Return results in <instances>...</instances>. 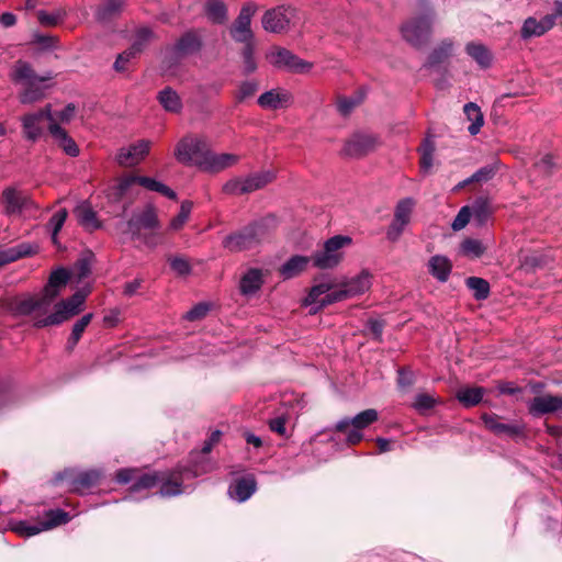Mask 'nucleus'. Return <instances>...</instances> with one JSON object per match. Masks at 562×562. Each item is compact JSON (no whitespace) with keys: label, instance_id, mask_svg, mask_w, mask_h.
<instances>
[{"label":"nucleus","instance_id":"nucleus-4","mask_svg":"<svg viewBox=\"0 0 562 562\" xmlns=\"http://www.w3.org/2000/svg\"><path fill=\"white\" fill-rule=\"evenodd\" d=\"M207 153L209 147L204 138L188 135L178 142L175 157L183 165L198 166L203 169Z\"/></svg>","mask_w":562,"mask_h":562},{"label":"nucleus","instance_id":"nucleus-46","mask_svg":"<svg viewBox=\"0 0 562 562\" xmlns=\"http://www.w3.org/2000/svg\"><path fill=\"white\" fill-rule=\"evenodd\" d=\"M453 44L450 41H443L435 48L428 57L426 66L434 67L445 61L452 53Z\"/></svg>","mask_w":562,"mask_h":562},{"label":"nucleus","instance_id":"nucleus-26","mask_svg":"<svg viewBox=\"0 0 562 562\" xmlns=\"http://www.w3.org/2000/svg\"><path fill=\"white\" fill-rule=\"evenodd\" d=\"M101 479V473L95 470L83 471L70 479V488L83 494L95 486Z\"/></svg>","mask_w":562,"mask_h":562},{"label":"nucleus","instance_id":"nucleus-50","mask_svg":"<svg viewBox=\"0 0 562 562\" xmlns=\"http://www.w3.org/2000/svg\"><path fill=\"white\" fill-rule=\"evenodd\" d=\"M154 38V33L148 27H142L136 32L135 40L131 46L132 50L136 53V55L140 54L144 48L150 43Z\"/></svg>","mask_w":562,"mask_h":562},{"label":"nucleus","instance_id":"nucleus-42","mask_svg":"<svg viewBox=\"0 0 562 562\" xmlns=\"http://www.w3.org/2000/svg\"><path fill=\"white\" fill-rule=\"evenodd\" d=\"M483 387H464L458 391L457 398L460 403H462L465 407L475 406L479 404L484 395Z\"/></svg>","mask_w":562,"mask_h":562},{"label":"nucleus","instance_id":"nucleus-57","mask_svg":"<svg viewBox=\"0 0 562 562\" xmlns=\"http://www.w3.org/2000/svg\"><path fill=\"white\" fill-rule=\"evenodd\" d=\"M66 15V12L64 10H56L52 13H48L46 11H38L37 12V19L42 25L45 26H55L57 25Z\"/></svg>","mask_w":562,"mask_h":562},{"label":"nucleus","instance_id":"nucleus-6","mask_svg":"<svg viewBox=\"0 0 562 562\" xmlns=\"http://www.w3.org/2000/svg\"><path fill=\"white\" fill-rule=\"evenodd\" d=\"M273 179L271 172H258L246 178H234L223 186V191L227 194L239 195L262 189Z\"/></svg>","mask_w":562,"mask_h":562},{"label":"nucleus","instance_id":"nucleus-56","mask_svg":"<svg viewBox=\"0 0 562 562\" xmlns=\"http://www.w3.org/2000/svg\"><path fill=\"white\" fill-rule=\"evenodd\" d=\"M164 479L160 483V491L159 494L161 496H177L182 493L181 482L178 480H170L167 479L165 475H161Z\"/></svg>","mask_w":562,"mask_h":562},{"label":"nucleus","instance_id":"nucleus-39","mask_svg":"<svg viewBox=\"0 0 562 562\" xmlns=\"http://www.w3.org/2000/svg\"><path fill=\"white\" fill-rule=\"evenodd\" d=\"M45 82L27 83L20 93V101L24 104L34 103L45 97V90L48 86Z\"/></svg>","mask_w":562,"mask_h":562},{"label":"nucleus","instance_id":"nucleus-62","mask_svg":"<svg viewBox=\"0 0 562 562\" xmlns=\"http://www.w3.org/2000/svg\"><path fill=\"white\" fill-rule=\"evenodd\" d=\"M87 297V293L83 291H77L72 296H70L67 300L61 301L74 315H77L80 313L81 307L85 303V300Z\"/></svg>","mask_w":562,"mask_h":562},{"label":"nucleus","instance_id":"nucleus-24","mask_svg":"<svg viewBox=\"0 0 562 562\" xmlns=\"http://www.w3.org/2000/svg\"><path fill=\"white\" fill-rule=\"evenodd\" d=\"M372 274L368 270H362L358 276L342 283L349 299L362 295L372 285Z\"/></svg>","mask_w":562,"mask_h":562},{"label":"nucleus","instance_id":"nucleus-8","mask_svg":"<svg viewBox=\"0 0 562 562\" xmlns=\"http://www.w3.org/2000/svg\"><path fill=\"white\" fill-rule=\"evenodd\" d=\"M44 517L45 520L37 524L22 521L15 527V531L22 536L31 537L57 526L65 525L70 520L69 514L63 509L47 510Z\"/></svg>","mask_w":562,"mask_h":562},{"label":"nucleus","instance_id":"nucleus-14","mask_svg":"<svg viewBox=\"0 0 562 562\" xmlns=\"http://www.w3.org/2000/svg\"><path fill=\"white\" fill-rule=\"evenodd\" d=\"M151 143L140 139L128 147H123L116 154V162L122 167H134L138 165L149 153Z\"/></svg>","mask_w":562,"mask_h":562},{"label":"nucleus","instance_id":"nucleus-52","mask_svg":"<svg viewBox=\"0 0 562 562\" xmlns=\"http://www.w3.org/2000/svg\"><path fill=\"white\" fill-rule=\"evenodd\" d=\"M347 299H349V296L347 295V292H346L344 286L341 289H339V290H335V291L330 290L322 299L321 304H318L317 306H315L313 308V313L315 314V313L319 312L322 308H324L327 305H330V304L336 303V302H341V301H345Z\"/></svg>","mask_w":562,"mask_h":562},{"label":"nucleus","instance_id":"nucleus-61","mask_svg":"<svg viewBox=\"0 0 562 562\" xmlns=\"http://www.w3.org/2000/svg\"><path fill=\"white\" fill-rule=\"evenodd\" d=\"M136 53L132 50V48H127L123 53L119 54L114 64L113 68L115 71L123 72L128 69L130 63L136 57Z\"/></svg>","mask_w":562,"mask_h":562},{"label":"nucleus","instance_id":"nucleus-11","mask_svg":"<svg viewBox=\"0 0 562 562\" xmlns=\"http://www.w3.org/2000/svg\"><path fill=\"white\" fill-rule=\"evenodd\" d=\"M294 10L277 7L265 12L261 19L262 27L270 33H281L289 30Z\"/></svg>","mask_w":562,"mask_h":562},{"label":"nucleus","instance_id":"nucleus-18","mask_svg":"<svg viewBox=\"0 0 562 562\" xmlns=\"http://www.w3.org/2000/svg\"><path fill=\"white\" fill-rule=\"evenodd\" d=\"M528 411L532 416L558 413L562 411V397L554 395H541L533 397L528 404Z\"/></svg>","mask_w":562,"mask_h":562},{"label":"nucleus","instance_id":"nucleus-22","mask_svg":"<svg viewBox=\"0 0 562 562\" xmlns=\"http://www.w3.org/2000/svg\"><path fill=\"white\" fill-rule=\"evenodd\" d=\"M256 480L254 476L249 475L232 483L228 487V495L233 499L245 502L256 492Z\"/></svg>","mask_w":562,"mask_h":562},{"label":"nucleus","instance_id":"nucleus-31","mask_svg":"<svg viewBox=\"0 0 562 562\" xmlns=\"http://www.w3.org/2000/svg\"><path fill=\"white\" fill-rule=\"evenodd\" d=\"M428 268L431 276L439 282H446L450 276L452 266L447 257L437 255L430 258Z\"/></svg>","mask_w":562,"mask_h":562},{"label":"nucleus","instance_id":"nucleus-60","mask_svg":"<svg viewBox=\"0 0 562 562\" xmlns=\"http://www.w3.org/2000/svg\"><path fill=\"white\" fill-rule=\"evenodd\" d=\"M258 90V82L255 80H248L240 83L235 98L237 102H243L247 98L252 97Z\"/></svg>","mask_w":562,"mask_h":562},{"label":"nucleus","instance_id":"nucleus-64","mask_svg":"<svg viewBox=\"0 0 562 562\" xmlns=\"http://www.w3.org/2000/svg\"><path fill=\"white\" fill-rule=\"evenodd\" d=\"M472 218L470 205H465L461 207L456 218L452 222L453 231H460L467 226V224Z\"/></svg>","mask_w":562,"mask_h":562},{"label":"nucleus","instance_id":"nucleus-27","mask_svg":"<svg viewBox=\"0 0 562 562\" xmlns=\"http://www.w3.org/2000/svg\"><path fill=\"white\" fill-rule=\"evenodd\" d=\"M158 226L157 213L150 205L128 221V227L133 233L138 232L140 228H156Z\"/></svg>","mask_w":562,"mask_h":562},{"label":"nucleus","instance_id":"nucleus-40","mask_svg":"<svg viewBox=\"0 0 562 562\" xmlns=\"http://www.w3.org/2000/svg\"><path fill=\"white\" fill-rule=\"evenodd\" d=\"M164 479L161 474L157 472L151 473H139L136 475L134 483L131 486V491L136 493L145 490H150L156 486Z\"/></svg>","mask_w":562,"mask_h":562},{"label":"nucleus","instance_id":"nucleus-49","mask_svg":"<svg viewBox=\"0 0 562 562\" xmlns=\"http://www.w3.org/2000/svg\"><path fill=\"white\" fill-rule=\"evenodd\" d=\"M68 212L66 209L58 210L49 220L48 228L52 233V241L57 245L58 238L57 235L67 220Z\"/></svg>","mask_w":562,"mask_h":562},{"label":"nucleus","instance_id":"nucleus-53","mask_svg":"<svg viewBox=\"0 0 562 562\" xmlns=\"http://www.w3.org/2000/svg\"><path fill=\"white\" fill-rule=\"evenodd\" d=\"M461 250L465 256L479 258L484 254L485 247L481 240L468 238L461 244Z\"/></svg>","mask_w":562,"mask_h":562},{"label":"nucleus","instance_id":"nucleus-45","mask_svg":"<svg viewBox=\"0 0 562 562\" xmlns=\"http://www.w3.org/2000/svg\"><path fill=\"white\" fill-rule=\"evenodd\" d=\"M467 53L481 66L488 67L492 61V56L488 49L481 45L470 43L467 45Z\"/></svg>","mask_w":562,"mask_h":562},{"label":"nucleus","instance_id":"nucleus-16","mask_svg":"<svg viewBox=\"0 0 562 562\" xmlns=\"http://www.w3.org/2000/svg\"><path fill=\"white\" fill-rule=\"evenodd\" d=\"M10 77L13 82L25 86L32 82H46L53 79V74L47 72L45 76H37L29 63L18 60L12 67Z\"/></svg>","mask_w":562,"mask_h":562},{"label":"nucleus","instance_id":"nucleus-15","mask_svg":"<svg viewBox=\"0 0 562 562\" xmlns=\"http://www.w3.org/2000/svg\"><path fill=\"white\" fill-rule=\"evenodd\" d=\"M43 120H47L49 124L54 123L50 104H47L44 109L23 117V130L27 139L35 142L42 135L43 127L41 123Z\"/></svg>","mask_w":562,"mask_h":562},{"label":"nucleus","instance_id":"nucleus-37","mask_svg":"<svg viewBox=\"0 0 562 562\" xmlns=\"http://www.w3.org/2000/svg\"><path fill=\"white\" fill-rule=\"evenodd\" d=\"M124 7V0H104L97 10V19L108 22L119 15Z\"/></svg>","mask_w":562,"mask_h":562},{"label":"nucleus","instance_id":"nucleus-41","mask_svg":"<svg viewBox=\"0 0 562 562\" xmlns=\"http://www.w3.org/2000/svg\"><path fill=\"white\" fill-rule=\"evenodd\" d=\"M205 12L213 23L223 24L227 21V8L220 0H207Z\"/></svg>","mask_w":562,"mask_h":562},{"label":"nucleus","instance_id":"nucleus-7","mask_svg":"<svg viewBox=\"0 0 562 562\" xmlns=\"http://www.w3.org/2000/svg\"><path fill=\"white\" fill-rule=\"evenodd\" d=\"M274 67L285 69L294 74H306L313 68V64L306 61L291 50L282 47L273 48L267 56Z\"/></svg>","mask_w":562,"mask_h":562},{"label":"nucleus","instance_id":"nucleus-3","mask_svg":"<svg viewBox=\"0 0 562 562\" xmlns=\"http://www.w3.org/2000/svg\"><path fill=\"white\" fill-rule=\"evenodd\" d=\"M351 243L350 237L342 235L328 238L323 248L311 256L313 266L322 270L336 268L344 259L342 248Z\"/></svg>","mask_w":562,"mask_h":562},{"label":"nucleus","instance_id":"nucleus-47","mask_svg":"<svg viewBox=\"0 0 562 562\" xmlns=\"http://www.w3.org/2000/svg\"><path fill=\"white\" fill-rule=\"evenodd\" d=\"M415 202L412 198H405L397 202L393 220L409 224Z\"/></svg>","mask_w":562,"mask_h":562},{"label":"nucleus","instance_id":"nucleus-63","mask_svg":"<svg viewBox=\"0 0 562 562\" xmlns=\"http://www.w3.org/2000/svg\"><path fill=\"white\" fill-rule=\"evenodd\" d=\"M362 101V97H344L337 102V109L340 114L348 115Z\"/></svg>","mask_w":562,"mask_h":562},{"label":"nucleus","instance_id":"nucleus-32","mask_svg":"<svg viewBox=\"0 0 562 562\" xmlns=\"http://www.w3.org/2000/svg\"><path fill=\"white\" fill-rule=\"evenodd\" d=\"M75 215L78 223L88 231H94L100 227L97 213L87 203H82L75 209Z\"/></svg>","mask_w":562,"mask_h":562},{"label":"nucleus","instance_id":"nucleus-21","mask_svg":"<svg viewBox=\"0 0 562 562\" xmlns=\"http://www.w3.org/2000/svg\"><path fill=\"white\" fill-rule=\"evenodd\" d=\"M555 23L554 15H546L541 20L528 18L521 29V37L529 38L532 36H541L553 27Z\"/></svg>","mask_w":562,"mask_h":562},{"label":"nucleus","instance_id":"nucleus-23","mask_svg":"<svg viewBox=\"0 0 562 562\" xmlns=\"http://www.w3.org/2000/svg\"><path fill=\"white\" fill-rule=\"evenodd\" d=\"M239 160L237 155L233 154H214L209 149L206 160H204L203 169L209 172H220L228 167L234 166Z\"/></svg>","mask_w":562,"mask_h":562},{"label":"nucleus","instance_id":"nucleus-59","mask_svg":"<svg viewBox=\"0 0 562 562\" xmlns=\"http://www.w3.org/2000/svg\"><path fill=\"white\" fill-rule=\"evenodd\" d=\"M496 173V168L492 165L484 166L476 170L470 178L464 180L463 184L471 182H485L491 180Z\"/></svg>","mask_w":562,"mask_h":562},{"label":"nucleus","instance_id":"nucleus-44","mask_svg":"<svg viewBox=\"0 0 562 562\" xmlns=\"http://www.w3.org/2000/svg\"><path fill=\"white\" fill-rule=\"evenodd\" d=\"M465 284L472 291L475 300L483 301L488 297L490 284L485 279L470 277L465 280Z\"/></svg>","mask_w":562,"mask_h":562},{"label":"nucleus","instance_id":"nucleus-2","mask_svg":"<svg viewBox=\"0 0 562 562\" xmlns=\"http://www.w3.org/2000/svg\"><path fill=\"white\" fill-rule=\"evenodd\" d=\"M273 220L263 218L255 222L239 232L228 235L223 240V246L229 251H241L254 248L270 235V224Z\"/></svg>","mask_w":562,"mask_h":562},{"label":"nucleus","instance_id":"nucleus-19","mask_svg":"<svg viewBox=\"0 0 562 562\" xmlns=\"http://www.w3.org/2000/svg\"><path fill=\"white\" fill-rule=\"evenodd\" d=\"M482 420L485 427L497 436L515 437L521 435L524 427L519 424H506L495 414H483Z\"/></svg>","mask_w":562,"mask_h":562},{"label":"nucleus","instance_id":"nucleus-55","mask_svg":"<svg viewBox=\"0 0 562 562\" xmlns=\"http://www.w3.org/2000/svg\"><path fill=\"white\" fill-rule=\"evenodd\" d=\"M437 404V398L428 393H419L415 396L413 407L419 412L425 413L431 409Z\"/></svg>","mask_w":562,"mask_h":562},{"label":"nucleus","instance_id":"nucleus-30","mask_svg":"<svg viewBox=\"0 0 562 562\" xmlns=\"http://www.w3.org/2000/svg\"><path fill=\"white\" fill-rule=\"evenodd\" d=\"M263 283L262 272L259 269H249L240 280V292L244 295L255 294Z\"/></svg>","mask_w":562,"mask_h":562},{"label":"nucleus","instance_id":"nucleus-13","mask_svg":"<svg viewBox=\"0 0 562 562\" xmlns=\"http://www.w3.org/2000/svg\"><path fill=\"white\" fill-rule=\"evenodd\" d=\"M431 27V16L424 15L412 20L403 25L402 34L403 37L414 46H420L424 44L429 35Z\"/></svg>","mask_w":562,"mask_h":562},{"label":"nucleus","instance_id":"nucleus-51","mask_svg":"<svg viewBox=\"0 0 562 562\" xmlns=\"http://www.w3.org/2000/svg\"><path fill=\"white\" fill-rule=\"evenodd\" d=\"M255 43L244 44L241 49L243 69L245 75H249L257 69L255 59Z\"/></svg>","mask_w":562,"mask_h":562},{"label":"nucleus","instance_id":"nucleus-9","mask_svg":"<svg viewBox=\"0 0 562 562\" xmlns=\"http://www.w3.org/2000/svg\"><path fill=\"white\" fill-rule=\"evenodd\" d=\"M257 11V5L252 2L245 3L238 16L229 29L232 38L237 43H254V33L251 31V19Z\"/></svg>","mask_w":562,"mask_h":562},{"label":"nucleus","instance_id":"nucleus-33","mask_svg":"<svg viewBox=\"0 0 562 562\" xmlns=\"http://www.w3.org/2000/svg\"><path fill=\"white\" fill-rule=\"evenodd\" d=\"M157 99L167 112L179 113L182 109V102L179 94L170 87H166L159 91Z\"/></svg>","mask_w":562,"mask_h":562},{"label":"nucleus","instance_id":"nucleus-54","mask_svg":"<svg viewBox=\"0 0 562 562\" xmlns=\"http://www.w3.org/2000/svg\"><path fill=\"white\" fill-rule=\"evenodd\" d=\"M192 210V203L190 201H183L180 206L179 214L173 217L170 222V229L178 231L180 229L184 223L188 221L190 213Z\"/></svg>","mask_w":562,"mask_h":562},{"label":"nucleus","instance_id":"nucleus-58","mask_svg":"<svg viewBox=\"0 0 562 562\" xmlns=\"http://www.w3.org/2000/svg\"><path fill=\"white\" fill-rule=\"evenodd\" d=\"M171 269L181 277L189 276L192 271V267L188 259L182 256H175L168 259Z\"/></svg>","mask_w":562,"mask_h":562},{"label":"nucleus","instance_id":"nucleus-28","mask_svg":"<svg viewBox=\"0 0 562 562\" xmlns=\"http://www.w3.org/2000/svg\"><path fill=\"white\" fill-rule=\"evenodd\" d=\"M310 261H312V258L307 256H292L281 266L280 274L283 279H292L303 272L307 268Z\"/></svg>","mask_w":562,"mask_h":562},{"label":"nucleus","instance_id":"nucleus-12","mask_svg":"<svg viewBox=\"0 0 562 562\" xmlns=\"http://www.w3.org/2000/svg\"><path fill=\"white\" fill-rule=\"evenodd\" d=\"M380 145L379 138L371 133H355L345 144L344 153L350 157H362Z\"/></svg>","mask_w":562,"mask_h":562},{"label":"nucleus","instance_id":"nucleus-34","mask_svg":"<svg viewBox=\"0 0 562 562\" xmlns=\"http://www.w3.org/2000/svg\"><path fill=\"white\" fill-rule=\"evenodd\" d=\"M471 209V216L473 222L477 226H483L486 224L488 218L492 215V207L487 199L485 198H477L472 205Z\"/></svg>","mask_w":562,"mask_h":562},{"label":"nucleus","instance_id":"nucleus-38","mask_svg":"<svg viewBox=\"0 0 562 562\" xmlns=\"http://www.w3.org/2000/svg\"><path fill=\"white\" fill-rule=\"evenodd\" d=\"M334 284L329 281H324L318 284H315L311 288L307 296L304 299L303 304L305 306H312L311 313H313V308L321 304L322 299L333 290Z\"/></svg>","mask_w":562,"mask_h":562},{"label":"nucleus","instance_id":"nucleus-35","mask_svg":"<svg viewBox=\"0 0 562 562\" xmlns=\"http://www.w3.org/2000/svg\"><path fill=\"white\" fill-rule=\"evenodd\" d=\"M201 48L200 37L193 33L188 32L179 38L173 49L178 55H189L198 52Z\"/></svg>","mask_w":562,"mask_h":562},{"label":"nucleus","instance_id":"nucleus-29","mask_svg":"<svg viewBox=\"0 0 562 562\" xmlns=\"http://www.w3.org/2000/svg\"><path fill=\"white\" fill-rule=\"evenodd\" d=\"M49 133L58 142L59 146L63 147L64 151L76 157L79 154V148L75 140L68 136L67 132L60 127L57 123H50L48 125Z\"/></svg>","mask_w":562,"mask_h":562},{"label":"nucleus","instance_id":"nucleus-17","mask_svg":"<svg viewBox=\"0 0 562 562\" xmlns=\"http://www.w3.org/2000/svg\"><path fill=\"white\" fill-rule=\"evenodd\" d=\"M31 315H34V326L37 328L59 325L75 316L63 302L55 304L54 312L48 315L40 312H34Z\"/></svg>","mask_w":562,"mask_h":562},{"label":"nucleus","instance_id":"nucleus-43","mask_svg":"<svg viewBox=\"0 0 562 562\" xmlns=\"http://www.w3.org/2000/svg\"><path fill=\"white\" fill-rule=\"evenodd\" d=\"M138 184L149 191L158 192L171 200L177 199V194L172 189L153 178L138 176Z\"/></svg>","mask_w":562,"mask_h":562},{"label":"nucleus","instance_id":"nucleus-5","mask_svg":"<svg viewBox=\"0 0 562 562\" xmlns=\"http://www.w3.org/2000/svg\"><path fill=\"white\" fill-rule=\"evenodd\" d=\"M379 419V413L374 408H368L352 418L339 420L335 429L346 434V440L349 445H357L363 438L362 430Z\"/></svg>","mask_w":562,"mask_h":562},{"label":"nucleus","instance_id":"nucleus-48","mask_svg":"<svg viewBox=\"0 0 562 562\" xmlns=\"http://www.w3.org/2000/svg\"><path fill=\"white\" fill-rule=\"evenodd\" d=\"M92 317H93L92 313L86 314L74 324L70 337L68 339V345L70 348H72L77 345V342L81 338L82 333L86 330L87 326L90 324Z\"/></svg>","mask_w":562,"mask_h":562},{"label":"nucleus","instance_id":"nucleus-1","mask_svg":"<svg viewBox=\"0 0 562 562\" xmlns=\"http://www.w3.org/2000/svg\"><path fill=\"white\" fill-rule=\"evenodd\" d=\"M69 278V272L66 269L54 270L43 292L16 301L14 312L19 315H31L34 312L47 314L53 302L59 295L60 288L67 284Z\"/></svg>","mask_w":562,"mask_h":562},{"label":"nucleus","instance_id":"nucleus-20","mask_svg":"<svg viewBox=\"0 0 562 562\" xmlns=\"http://www.w3.org/2000/svg\"><path fill=\"white\" fill-rule=\"evenodd\" d=\"M292 102V95L290 92L281 89H272L262 93L258 98V104L262 109L278 110L286 108Z\"/></svg>","mask_w":562,"mask_h":562},{"label":"nucleus","instance_id":"nucleus-25","mask_svg":"<svg viewBox=\"0 0 562 562\" xmlns=\"http://www.w3.org/2000/svg\"><path fill=\"white\" fill-rule=\"evenodd\" d=\"M38 251L36 244L22 243L8 249H0V266L13 262L20 258L34 255Z\"/></svg>","mask_w":562,"mask_h":562},{"label":"nucleus","instance_id":"nucleus-36","mask_svg":"<svg viewBox=\"0 0 562 562\" xmlns=\"http://www.w3.org/2000/svg\"><path fill=\"white\" fill-rule=\"evenodd\" d=\"M463 112L468 121L471 122L468 127L469 133L471 135H476L484 124V116L480 106L476 103L469 102L464 104Z\"/></svg>","mask_w":562,"mask_h":562},{"label":"nucleus","instance_id":"nucleus-10","mask_svg":"<svg viewBox=\"0 0 562 562\" xmlns=\"http://www.w3.org/2000/svg\"><path fill=\"white\" fill-rule=\"evenodd\" d=\"M4 203V213L7 215H22L24 212L36 210L37 205L30 195L15 188H7L2 193Z\"/></svg>","mask_w":562,"mask_h":562}]
</instances>
